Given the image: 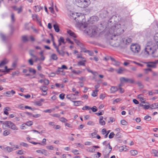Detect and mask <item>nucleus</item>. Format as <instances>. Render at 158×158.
<instances>
[{"instance_id": "1", "label": "nucleus", "mask_w": 158, "mask_h": 158, "mask_svg": "<svg viewBox=\"0 0 158 158\" xmlns=\"http://www.w3.org/2000/svg\"><path fill=\"white\" fill-rule=\"evenodd\" d=\"M124 25L120 24H114L111 26L109 29V33L114 37L120 35L124 32Z\"/></svg>"}, {"instance_id": "2", "label": "nucleus", "mask_w": 158, "mask_h": 158, "mask_svg": "<svg viewBox=\"0 0 158 158\" xmlns=\"http://www.w3.org/2000/svg\"><path fill=\"white\" fill-rule=\"evenodd\" d=\"M158 48V44L152 42H148L146 44L144 53L146 56L155 53Z\"/></svg>"}, {"instance_id": "3", "label": "nucleus", "mask_w": 158, "mask_h": 158, "mask_svg": "<svg viewBox=\"0 0 158 158\" xmlns=\"http://www.w3.org/2000/svg\"><path fill=\"white\" fill-rule=\"evenodd\" d=\"M72 16L76 22L79 23L81 26L84 28L86 26L85 22L84 15L81 13H73Z\"/></svg>"}, {"instance_id": "4", "label": "nucleus", "mask_w": 158, "mask_h": 158, "mask_svg": "<svg viewBox=\"0 0 158 158\" xmlns=\"http://www.w3.org/2000/svg\"><path fill=\"white\" fill-rule=\"evenodd\" d=\"M78 6L81 8H85L88 7L91 4L90 0H76Z\"/></svg>"}, {"instance_id": "5", "label": "nucleus", "mask_w": 158, "mask_h": 158, "mask_svg": "<svg viewBox=\"0 0 158 158\" xmlns=\"http://www.w3.org/2000/svg\"><path fill=\"white\" fill-rule=\"evenodd\" d=\"M115 37H114L111 36V37L109 40V42L110 44L112 46L118 47L119 46H121V40H118L115 38Z\"/></svg>"}, {"instance_id": "6", "label": "nucleus", "mask_w": 158, "mask_h": 158, "mask_svg": "<svg viewBox=\"0 0 158 158\" xmlns=\"http://www.w3.org/2000/svg\"><path fill=\"white\" fill-rule=\"evenodd\" d=\"M130 48L131 52L135 54H138L141 50L140 46L138 44H132Z\"/></svg>"}, {"instance_id": "7", "label": "nucleus", "mask_w": 158, "mask_h": 158, "mask_svg": "<svg viewBox=\"0 0 158 158\" xmlns=\"http://www.w3.org/2000/svg\"><path fill=\"white\" fill-rule=\"evenodd\" d=\"M131 41V39L127 37H125L121 40V46L123 47L125 45H128Z\"/></svg>"}, {"instance_id": "8", "label": "nucleus", "mask_w": 158, "mask_h": 158, "mask_svg": "<svg viewBox=\"0 0 158 158\" xmlns=\"http://www.w3.org/2000/svg\"><path fill=\"white\" fill-rule=\"evenodd\" d=\"M120 80L122 83H134L135 82L134 81L133 79L130 78H125L124 77H120Z\"/></svg>"}, {"instance_id": "9", "label": "nucleus", "mask_w": 158, "mask_h": 158, "mask_svg": "<svg viewBox=\"0 0 158 158\" xmlns=\"http://www.w3.org/2000/svg\"><path fill=\"white\" fill-rule=\"evenodd\" d=\"M92 31H87V34L90 36H96L98 33V29L96 27L93 26V29Z\"/></svg>"}, {"instance_id": "10", "label": "nucleus", "mask_w": 158, "mask_h": 158, "mask_svg": "<svg viewBox=\"0 0 158 158\" xmlns=\"http://www.w3.org/2000/svg\"><path fill=\"white\" fill-rule=\"evenodd\" d=\"M112 148L109 143L106 145L105 149L103 151V153H105L106 155H108L112 150Z\"/></svg>"}, {"instance_id": "11", "label": "nucleus", "mask_w": 158, "mask_h": 158, "mask_svg": "<svg viewBox=\"0 0 158 158\" xmlns=\"http://www.w3.org/2000/svg\"><path fill=\"white\" fill-rule=\"evenodd\" d=\"M157 63V60L155 62H149L145 63L147 64V66L148 67L152 68H156V64Z\"/></svg>"}, {"instance_id": "12", "label": "nucleus", "mask_w": 158, "mask_h": 158, "mask_svg": "<svg viewBox=\"0 0 158 158\" xmlns=\"http://www.w3.org/2000/svg\"><path fill=\"white\" fill-rule=\"evenodd\" d=\"M10 121H6L5 122H3L2 124H3L2 127L3 128L5 129L6 127H8L9 128L10 124L11 123Z\"/></svg>"}, {"instance_id": "13", "label": "nucleus", "mask_w": 158, "mask_h": 158, "mask_svg": "<svg viewBox=\"0 0 158 158\" xmlns=\"http://www.w3.org/2000/svg\"><path fill=\"white\" fill-rule=\"evenodd\" d=\"M9 128L15 131H16L18 130V127L16 126L14 123L11 122Z\"/></svg>"}, {"instance_id": "14", "label": "nucleus", "mask_w": 158, "mask_h": 158, "mask_svg": "<svg viewBox=\"0 0 158 158\" xmlns=\"http://www.w3.org/2000/svg\"><path fill=\"white\" fill-rule=\"evenodd\" d=\"M2 150L5 152H10L13 150V148H10L8 146L3 147Z\"/></svg>"}, {"instance_id": "15", "label": "nucleus", "mask_w": 158, "mask_h": 158, "mask_svg": "<svg viewBox=\"0 0 158 158\" xmlns=\"http://www.w3.org/2000/svg\"><path fill=\"white\" fill-rule=\"evenodd\" d=\"M15 93V91L12 90L11 91H7L6 93V94H7L6 96L7 97H11Z\"/></svg>"}, {"instance_id": "16", "label": "nucleus", "mask_w": 158, "mask_h": 158, "mask_svg": "<svg viewBox=\"0 0 158 158\" xmlns=\"http://www.w3.org/2000/svg\"><path fill=\"white\" fill-rule=\"evenodd\" d=\"M67 33L70 35V36L73 38H75L77 37V36L75 33L71 30L68 31Z\"/></svg>"}, {"instance_id": "17", "label": "nucleus", "mask_w": 158, "mask_h": 158, "mask_svg": "<svg viewBox=\"0 0 158 158\" xmlns=\"http://www.w3.org/2000/svg\"><path fill=\"white\" fill-rule=\"evenodd\" d=\"M72 102L74 103V105L76 106L81 105L83 103L81 101H72Z\"/></svg>"}, {"instance_id": "18", "label": "nucleus", "mask_w": 158, "mask_h": 158, "mask_svg": "<svg viewBox=\"0 0 158 158\" xmlns=\"http://www.w3.org/2000/svg\"><path fill=\"white\" fill-rule=\"evenodd\" d=\"M32 17L33 18V19H36L38 22L40 23V25L41 26L42 25L40 23V19L38 17L37 15L36 14L33 15H32Z\"/></svg>"}, {"instance_id": "19", "label": "nucleus", "mask_w": 158, "mask_h": 158, "mask_svg": "<svg viewBox=\"0 0 158 158\" xmlns=\"http://www.w3.org/2000/svg\"><path fill=\"white\" fill-rule=\"evenodd\" d=\"M8 62V61L7 59H4L0 63V67L6 64Z\"/></svg>"}, {"instance_id": "20", "label": "nucleus", "mask_w": 158, "mask_h": 158, "mask_svg": "<svg viewBox=\"0 0 158 158\" xmlns=\"http://www.w3.org/2000/svg\"><path fill=\"white\" fill-rule=\"evenodd\" d=\"M56 51L59 54L62 56H64L65 54V52L63 50H60L58 48H57Z\"/></svg>"}, {"instance_id": "21", "label": "nucleus", "mask_w": 158, "mask_h": 158, "mask_svg": "<svg viewBox=\"0 0 158 158\" xmlns=\"http://www.w3.org/2000/svg\"><path fill=\"white\" fill-rule=\"evenodd\" d=\"M118 88L116 86H112L110 89V93H114L115 92L117 91Z\"/></svg>"}, {"instance_id": "22", "label": "nucleus", "mask_w": 158, "mask_h": 158, "mask_svg": "<svg viewBox=\"0 0 158 158\" xmlns=\"http://www.w3.org/2000/svg\"><path fill=\"white\" fill-rule=\"evenodd\" d=\"M150 108L151 109H154L157 108L158 107V102L154 103L153 104L151 105L150 106Z\"/></svg>"}, {"instance_id": "23", "label": "nucleus", "mask_w": 158, "mask_h": 158, "mask_svg": "<svg viewBox=\"0 0 158 158\" xmlns=\"http://www.w3.org/2000/svg\"><path fill=\"white\" fill-rule=\"evenodd\" d=\"M40 89L44 92H46L45 94H47L46 91L48 90V88L45 86H42L40 88Z\"/></svg>"}, {"instance_id": "24", "label": "nucleus", "mask_w": 158, "mask_h": 158, "mask_svg": "<svg viewBox=\"0 0 158 158\" xmlns=\"http://www.w3.org/2000/svg\"><path fill=\"white\" fill-rule=\"evenodd\" d=\"M130 153L132 156H135L137 154L138 152L135 150H131L130 151Z\"/></svg>"}, {"instance_id": "25", "label": "nucleus", "mask_w": 158, "mask_h": 158, "mask_svg": "<svg viewBox=\"0 0 158 158\" xmlns=\"http://www.w3.org/2000/svg\"><path fill=\"white\" fill-rule=\"evenodd\" d=\"M40 6H35L33 7V9L36 12H39L40 11Z\"/></svg>"}, {"instance_id": "26", "label": "nucleus", "mask_w": 158, "mask_h": 158, "mask_svg": "<svg viewBox=\"0 0 158 158\" xmlns=\"http://www.w3.org/2000/svg\"><path fill=\"white\" fill-rule=\"evenodd\" d=\"M53 27H54V28L55 31L56 32H58L59 31L60 29L59 28V27L58 25L57 24H54L53 25Z\"/></svg>"}, {"instance_id": "27", "label": "nucleus", "mask_w": 158, "mask_h": 158, "mask_svg": "<svg viewBox=\"0 0 158 158\" xmlns=\"http://www.w3.org/2000/svg\"><path fill=\"white\" fill-rule=\"evenodd\" d=\"M87 71L91 73H92L95 76H97L98 75V73L96 72H93L91 70L89 69H87Z\"/></svg>"}, {"instance_id": "28", "label": "nucleus", "mask_w": 158, "mask_h": 158, "mask_svg": "<svg viewBox=\"0 0 158 158\" xmlns=\"http://www.w3.org/2000/svg\"><path fill=\"white\" fill-rule=\"evenodd\" d=\"M93 29V26H92L89 27L88 28L86 29L84 31L87 34V31L89 32L92 31V30Z\"/></svg>"}, {"instance_id": "29", "label": "nucleus", "mask_w": 158, "mask_h": 158, "mask_svg": "<svg viewBox=\"0 0 158 158\" xmlns=\"http://www.w3.org/2000/svg\"><path fill=\"white\" fill-rule=\"evenodd\" d=\"M152 153L155 156L158 157V151H157L153 149L152 151Z\"/></svg>"}, {"instance_id": "30", "label": "nucleus", "mask_w": 158, "mask_h": 158, "mask_svg": "<svg viewBox=\"0 0 158 158\" xmlns=\"http://www.w3.org/2000/svg\"><path fill=\"white\" fill-rule=\"evenodd\" d=\"M42 154L46 156H49L50 155V153L48 151L44 149H43Z\"/></svg>"}, {"instance_id": "31", "label": "nucleus", "mask_w": 158, "mask_h": 158, "mask_svg": "<svg viewBox=\"0 0 158 158\" xmlns=\"http://www.w3.org/2000/svg\"><path fill=\"white\" fill-rule=\"evenodd\" d=\"M51 58L54 60H56L58 59L56 55L54 53H53L51 55Z\"/></svg>"}, {"instance_id": "32", "label": "nucleus", "mask_w": 158, "mask_h": 158, "mask_svg": "<svg viewBox=\"0 0 158 158\" xmlns=\"http://www.w3.org/2000/svg\"><path fill=\"white\" fill-rule=\"evenodd\" d=\"M125 69L122 67L120 68L117 71V73L119 74H121L123 73Z\"/></svg>"}, {"instance_id": "33", "label": "nucleus", "mask_w": 158, "mask_h": 158, "mask_svg": "<svg viewBox=\"0 0 158 158\" xmlns=\"http://www.w3.org/2000/svg\"><path fill=\"white\" fill-rule=\"evenodd\" d=\"M154 39L156 42V43L158 44V33H157L155 34Z\"/></svg>"}, {"instance_id": "34", "label": "nucleus", "mask_w": 158, "mask_h": 158, "mask_svg": "<svg viewBox=\"0 0 158 158\" xmlns=\"http://www.w3.org/2000/svg\"><path fill=\"white\" fill-rule=\"evenodd\" d=\"M16 153L17 154L19 155H23L24 154L26 153V152L24 151H23L22 150H19L16 152Z\"/></svg>"}, {"instance_id": "35", "label": "nucleus", "mask_w": 158, "mask_h": 158, "mask_svg": "<svg viewBox=\"0 0 158 158\" xmlns=\"http://www.w3.org/2000/svg\"><path fill=\"white\" fill-rule=\"evenodd\" d=\"M86 60H83L82 61H80L77 63V65L78 66H85V63H84V62H85Z\"/></svg>"}, {"instance_id": "36", "label": "nucleus", "mask_w": 158, "mask_h": 158, "mask_svg": "<svg viewBox=\"0 0 158 158\" xmlns=\"http://www.w3.org/2000/svg\"><path fill=\"white\" fill-rule=\"evenodd\" d=\"M98 91V89H96L94 91H93L92 94V96L94 97H95L97 95V92Z\"/></svg>"}, {"instance_id": "37", "label": "nucleus", "mask_w": 158, "mask_h": 158, "mask_svg": "<svg viewBox=\"0 0 158 158\" xmlns=\"http://www.w3.org/2000/svg\"><path fill=\"white\" fill-rule=\"evenodd\" d=\"M10 110V108L9 107L5 108L4 109V114L6 115H8L9 113H8V111Z\"/></svg>"}, {"instance_id": "38", "label": "nucleus", "mask_w": 158, "mask_h": 158, "mask_svg": "<svg viewBox=\"0 0 158 158\" xmlns=\"http://www.w3.org/2000/svg\"><path fill=\"white\" fill-rule=\"evenodd\" d=\"M22 39L24 42H26L28 41L27 37L26 35H24L22 36Z\"/></svg>"}, {"instance_id": "39", "label": "nucleus", "mask_w": 158, "mask_h": 158, "mask_svg": "<svg viewBox=\"0 0 158 158\" xmlns=\"http://www.w3.org/2000/svg\"><path fill=\"white\" fill-rule=\"evenodd\" d=\"M10 134V132L9 130H6L3 132V135L4 136H7Z\"/></svg>"}, {"instance_id": "40", "label": "nucleus", "mask_w": 158, "mask_h": 158, "mask_svg": "<svg viewBox=\"0 0 158 158\" xmlns=\"http://www.w3.org/2000/svg\"><path fill=\"white\" fill-rule=\"evenodd\" d=\"M120 123L121 124L123 125L126 126L127 124V122L124 119L121 120L120 121Z\"/></svg>"}, {"instance_id": "41", "label": "nucleus", "mask_w": 158, "mask_h": 158, "mask_svg": "<svg viewBox=\"0 0 158 158\" xmlns=\"http://www.w3.org/2000/svg\"><path fill=\"white\" fill-rule=\"evenodd\" d=\"M51 2L52 3V7H50L49 8V9L51 10V13L52 14L54 13V11L53 10V1H51Z\"/></svg>"}, {"instance_id": "42", "label": "nucleus", "mask_w": 158, "mask_h": 158, "mask_svg": "<svg viewBox=\"0 0 158 158\" xmlns=\"http://www.w3.org/2000/svg\"><path fill=\"white\" fill-rule=\"evenodd\" d=\"M29 70L30 72L34 74H35L36 73L35 70L32 68H29Z\"/></svg>"}, {"instance_id": "43", "label": "nucleus", "mask_w": 158, "mask_h": 158, "mask_svg": "<svg viewBox=\"0 0 158 158\" xmlns=\"http://www.w3.org/2000/svg\"><path fill=\"white\" fill-rule=\"evenodd\" d=\"M20 145L26 148H27L29 146L28 145L27 143L23 142H21L20 143Z\"/></svg>"}, {"instance_id": "44", "label": "nucleus", "mask_w": 158, "mask_h": 158, "mask_svg": "<svg viewBox=\"0 0 158 158\" xmlns=\"http://www.w3.org/2000/svg\"><path fill=\"white\" fill-rule=\"evenodd\" d=\"M58 41H60L61 43H63L64 44L65 43V42L64 41V40L63 37H60V38L58 39Z\"/></svg>"}, {"instance_id": "45", "label": "nucleus", "mask_w": 158, "mask_h": 158, "mask_svg": "<svg viewBox=\"0 0 158 158\" xmlns=\"http://www.w3.org/2000/svg\"><path fill=\"white\" fill-rule=\"evenodd\" d=\"M33 122L32 121H29L27 122L25 124L28 126H30L33 125Z\"/></svg>"}, {"instance_id": "46", "label": "nucleus", "mask_w": 158, "mask_h": 158, "mask_svg": "<svg viewBox=\"0 0 158 158\" xmlns=\"http://www.w3.org/2000/svg\"><path fill=\"white\" fill-rule=\"evenodd\" d=\"M144 119L147 121H149L151 120V117L147 115L144 117Z\"/></svg>"}, {"instance_id": "47", "label": "nucleus", "mask_w": 158, "mask_h": 158, "mask_svg": "<svg viewBox=\"0 0 158 158\" xmlns=\"http://www.w3.org/2000/svg\"><path fill=\"white\" fill-rule=\"evenodd\" d=\"M26 124L25 123L23 124L20 127V128L21 130H25L26 129Z\"/></svg>"}, {"instance_id": "48", "label": "nucleus", "mask_w": 158, "mask_h": 158, "mask_svg": "<svg viewBox=\"0 0 158 158\" xmlns=\"http://www.w3.org/2000/svg\"><path fill=\"white\" fill-rule=\"evenodd\" d=\"M11 21L14 22L15 21V18L14 14L13 13H12L11 15Z\"/></svg>"}, {"instance_id": "49", "label": "nucleus", "mask_w": 158, "mask_h": 158, "mask_svg": "<svg viewBox=\"0 0 158 158\" xmlns=\"http://www.w3.org/2000/svg\"><path fill=\"white\" fill-rule=\"evenodd\" d=\"M141 106L143 107L144 109H148L149 107H150L148 105H146L140 104Z\"/></svg>"}, {"instance_id": "50", "label": "nucleus", "mask_w": 158, "mask_h": 158, "mask_svg": "<svg viewBox=\"0 0 158 158\" xmlns=\"http://www.w3.org/2000/svg\"><path fill=\"white\" fill-rule=\"evenodd\" d=\"M72 152L75 155H78L79 154L78 152V151L76 149H73L72 151Z\"/></svg>"}, {"instance_id": "51", "label": "nucleus", "mask_w": 158, "mask_h": 158, "mask_svg": "<svg viewBox=\"0 0 158 158\" xmlns=\"http://www.w3.org/2000/svg\"><path fill=\"white\" fill-rule=\"evenodd\" d=\"M75 41L76 43L78 45L80 46L81 44V43L79 40L76 39L75 38L73 39Z\"/></svg>"}, {"instance_id": "52", "label": "nucleus", "mask_w": 158, "mask_h": 158, "mask_svg": "<svg viewBox=\"0 0 158 158\" xmlns=\"http://www.w3.org/2000/svg\"><path fill=\"white\" fill-rule=\"evenodd\" d=\"M60 120L62 122L65 123L67 121V120L64 117H61L60 118Z\"/></svg>"}, {"instance_id": "53", "label": "nucleus", "mask_w": 158, "mask_h": 158, "mask_svg": "<svg viewBox=\"0 0 158 158\" xmlns=\"http://www.w3.org/2000/svg\"><path fill=\"white\" fill-rule=\"evenodd\" d=\"M73 72L75 74H79L81 73H82V71L80 70H78L77 71H76L75 70H73Z\"/></svg>"}, {"instance_id": "54", "label": "nucleus", "mask_w": 158, "mask_h": 158, "mask_svg": "<svg viewBox=\"0 0 158 158\" xmlns=\"http://www.w3.org/2000/svg\"><path fill=\"white\" fill-rule=\"evenodd\" d=\"M46 148L49 150H53L54 149V147L52 146H48L46 147Z\"/></svg>"}, {"instance_id": "55", "label": "nucleus", "mask_w": 158, "mask_h": 158, "mask_svg": "<svg viewBox=\"0 0 158 158\" xmlns=\"http://www.w3.org/2000/svg\"><path fill=\"white\" fill-rule=\"evenodd\" d=\"M44 83L45 85H47L49 84V82L48 79H44Z\"/></svg>"}, {"instance_id": "56", "label": "nucleus", "mask_w": 158, "mask_h": 158, "mask_svg": "<svg viewBox=\"0 0 158 158\" xmlns=\"http://www.w3.org/2000/svg\"><path fill=\"white\" fill-rule=\"evenodd\" d=\"M136 84L138 85L141 88H143V85L142 84L141 82L140 81H138L136 83Z\"/></svg>"}, {"instance_id": "57", "label": "nucleus", "mask_w": 158, "mask_h": 158, "mask_svg": "<svg viewBox=\"0 0 158 158\" xmlns=\"http://www.w3.org/2000/svg\"><path fill=\"white\" fill-rule=\"evenodd\" d=\"M34 51L33 50H31L29 52V54H30L33 57L35 58L37 57V56L34 55L33 54H31V52H34Z\"/></svg>"}, {"instance_id": "58", "label": "nucleus", "mask_w": 158, "mask_h": 158, "mask_svg": "<svg viewBox=\"0 0 158 158\" xmlns=\"http://www.w3.org/2000/svg\"><path fill=\"white\" fill-rule=\"evenodd\" d=\"M114 135V134L113 132H111L109 135V138L110 139L112 138Z\"/></svg>"}, {"instance_id": "59", "label": "nucleus", "mask_w": 158, "mask_h": 158, "mask_svg": "<svg viewBox=\"0 0 158 158\" xmlns=\"http://www.w3.org/2000/svg\"><path fill=\"white\" fill-rule=\"evenodd\" d=\"M87 151L89 152H93L95 151V149L93 148H89L87 150Z\"/></svg>"}, {"instance_id": "60", "label": "nucleus", "mask_w": 158, "mask_h": 158, "mask_svg": "<svg viewBox=\"0 0 158 158\" xmlns=\"http://www.w3.org/2000/svg\"><path fill=\"white\" fill-rule=\"evenodd\" d=\"M51 116L53 117H56L57 118H59L60 117V115L59 114H51Z\"/></svg>"}, {"instance_id": "61", "label": "nucleus", "mask_w": 158, "mask_h": 158, "mask_svg": "<svg viewBox=\"0 0 158 158\" xmlns=\"http://www.w3.org/2000/svg\"><path fill=\"white\" fill-rule=\"evenodd\" d=\"M90 109H91L93 112H96L97 110V109L95 106H94L91 108H90Z\"/></svg>"}, {"instance_id": "62", "label": "nucleus", "mask_w": 158, "mask_h": 158, "mask_svg": "<svg viewBox=\"0 0 158 158\" xmlns=\"http://www.w3.org/2000/svg\"><path fill=\"white\" fill-rule=\"evenodd\" d=\"M87 124L89 125L93 126L94 125V123L92 121H89L87 122Z\"/></svg>"}, {"instance_id": "63", "label": "nucleus", "mask_w": 158, "mask_h": 158, "mask_svg": "<svg viewBox=\"0 0 158 158\" xmlns=\"http://www.w3.org/2000/svg\"><path fill=\"white\" fill-rule=\"evenodd\" d=\"M64 94H61L59 95V97L61 99L63 100L64 98Z\"/></svg>"}, {"instance_id": "64", "label": "nucleus", "mask_w": 158, "mask_h": 158, "mask_svg": "<svg viewBox=\"0 0 158 158\" xmlns=\"http://www.w3.org/2000/svg\"><path fill=\"white\" fill-rule=\"evenodd\" d=\"M0 36L2 38V40H5V35L4 34H3L2 33H0Z\"/></svg>"}]
</instances>
